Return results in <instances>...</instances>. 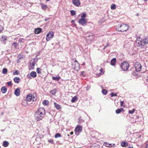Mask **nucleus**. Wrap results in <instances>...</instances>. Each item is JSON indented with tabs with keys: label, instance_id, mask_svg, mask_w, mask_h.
I'll return each instance as SVG.
<instances>
[{
	"label": "nucleus",
	"instance_id": "nucleus-1",
	"mask_svg": "<svg viewBox=\"0 0 148 148\" xmlns=\"http://www.w3.org/2000/svg\"><path fill=\"white\" fill-rule=\"evenodd\" d=\"M45 114V110L42 108H39L35 114V120L38 121L41 120Z\"/></svg>",
	"mask_w": 148,
	"mask_h": 148
},
{
	"label": "nucleus",
	"instance_id": "nucleus-2",
	"mask_svg": "<svg viewBox=\"0 0 148 148\" xmlns=\"http://www.w3.org/2000/svg\"><path fill=\"white\" fill-rule=\"evenodd\" d=\"M129 26L126 24H123L120 25H117L116 28L117 31L123 32L126 31L128 29Z\"/></svg>",
	"mask_w": 148,
	"mask_h": 148
},
{
	"label": "nucleus",
	"instance_id": "nucleus-3",
	"mask_svg": "<svg viewBox=\"0 0 148 148\" xmlns=\"http://www.w3.org/2000/svg\"><path fill=\"white\" fill-rule=\"evenodd\" d=\"M136 44L137 46L139 47H140L142 48L145 45L143 40L140 38H137L136 41Z\"/></svg>",
	"mask_w": 148,
	"mask_h": 148
},
{
	"label": "nucleus",
	"instance_id": "nucleus-4",
	"mask_svg": "<svg viewBox=\"0 0 148 148\" xmlns=\"http://www.w3.org/2000/svg\"><path fill=\"white\" fill-rule=\"evenodd\" d=\"M121 67L123 71H126L128 69L129 64L127 62H124L121 63Z\"/></svg>",
	"mask_w": 148,
	"mask_h": 148
},
{
	"label": "nucleus",
	"instance_id": "nucleus-5",
	"mask_svg": "<svg viewBox=\"0 0 148 148\" xmlns=\"http://www.w3.org/2000/svg\"><path fill=\"white\" fill-rule=\"evenodd\" d=\"M54 36V33L52 32H49L46 36V39L47 41H49L51 38H52Z\"/></svg>",
	"mask_w": 148,
	"mask_h": 148
},
{
	"label": "nucleus",
	"instance_id": "nucleus-6",
	"mask_svg": "<svg viewBox=\"0 0 148 148\" xmlns=\"http://www.w3.org/2000/svg\"><path fill=\"white\" fill-rule=\"evenodd\" d=\"M134 66L137 72L140 71L142 69V66L141 64L138 62H137L135 64Z\"/></svg>",
	"mask_w": 148,
	"mask_h": 148
},
{
	"label": "nucleus",
	"instance_id": "nucleus-7",
	"mask_svg": "<svg viewBox=\"0 0 148 148\" xmlns=\"http://www.w3.org/2000/svg\"><path fill=\"white\" fill-rule=\"evenodd\" d=\"M75 130L76 133L78 135L82 130V127L80 125H78L76 127Z\"/></svg>",
	"mask_w": 148,
	"mask_h": 148
},
{
	"label": "nucleus",
	"instance_id": "nucleus-8",
	"mask_svg": "<svg viewBox=\"0 0 148 148\" xmlns=\"http://www.w3.org/2000/svg\"><path fill=\"white\" fill-rule=\"evenodd\" d=\"M87 22L86 19L81 18L79 20L78 23L82 25H84L86 24Z\"/></svg>",
	"mask_w": 148,
	"mask_h": 148
},
{
	"label": "nucleus",
	"instance_id": "nucleus-9",
	"mask_svg": "<svg viewBox=\"0 0 148 148\" xmlns=\"http://www.w3.org/2000/svg\"><path fill=\"white\" fill-rule=\"evenodd\" d=\"M36 58L33 59L31 61L30 64V69L33 70L34 69V66L36 64L35 60Z\"/></svg>",
	"mask_w": 148,
	"mask_h": 148
},
{
	"label": "nucleus",
	"instance_id": "nucleus-10",
	"mask_svg": "<svg viewBox=\"0 0 148 148\" xmlns=\"http://www.w3.org/2000/svg\"><path fill=\"white\" fill-rule=\"evenodd\" d=\"M73 4L77 6H79L80 5V2L79 0H73L72 1Z\"/></svg>",
	"mask_w": 148,
	"mask_h": 148
},
{
	"label": "nucleus",
	"instance_id": "nucleus-11",
	"mask_svg": "<svg viewBox=\"0 0 148 148\" xmlns=\"http://www.w3.org/2000/svg\"><path fill=\"white\" fill-rule=\"evenodd\" d=\"M74 69L76 71H78L80 69L79 64V63H75Z\"/></svg>",
	"mask_w": 148,
	"mask_h": 148
},
{
	"label": "nucleus",
	"instance_id": "nucleus-12",
	"mask_svg": "<svg viewBox=\"0 0 148 148\" xmlns=\"http://www.w3.org/2000/svg\"><path fill=\"white\" fill-rule=\"evenodd\" d=\"M26 100L28 101H30L32 99V95L31 94H29L27 95L26 98Z\"/></svg>",
	"mask_w": 148,
	"mask_h": 148
},
{
	"label": "nucleus",
	"instance_id": "nucleus-13",
	"mask_svg": "<svg viewBox=\"0 0 148 148\" xmlns=\"http://www.w3.org/2000/svg\"><path fill=\"white\" fill-rule=\"evenodd\" d=\"M129 145L128 143L125 141H123L121 142V145L123 147H125Z\"/></svg>",
	"mask_w": 148,
	"mask_h": 148
},
{
	"label": "nucleus",
	"instance_id": "nucleus-14",
	"mask_svg": "<svg viewBox=\"0 0 148 148\" xmlns=\"http://www.w3.org/2000/svg\"><path fill=\"white\" fill-rule=\"evenodd\" d=\"M42 31V29L41 28H38L35 29V33L36 34H38L40 33Z\"/></svg>",
	"mask_w": 148,
	"mask_h": 148
},
{
	"label": "nucleus",
	"instance_id": "nucleus-15",
	"mask_svg": "<svg viewBox=\"0 0 148 148\" xmlns=\"http://www.w3.org/2000/svg\"><path fill=\"white\" fill-rule=\"evenodd\" d=\"M115 144H108L107 143H104V145L107 147H110L114 146Z\"/></svg>",
	"mask_w": 148,
	"mask_h": 148
},
{
	"label": "nucleus",
	"instance_id": "nucleus-16",
	"mask_svg": "<svg viewBox=\"0 0 148 148\" xmlns=\"http://www.w3.org/2000/svg\"><path fill=\"white\" fill-rule=\"evenodd\" d=\"M0 40L2 42H5L7 39V37L5 35L2 36L0 38Z\"/></svg>",
	"mask_w": 148,
	"mask_h": 148
},
{
	"label": "nucleus",
	"instance_id": "nucleus-17",
	"mask_svg": "<svg viewBox=\"0 0 148 148\" xmlns=\"http://www.w3.org/2000/svg\"><path fill=\"white\" fill-rule=\"evenodd\" d=\"M124 111L123 109L122 108H121L119 109H117L116 110V114H118L120 113L121 112Z\"/></svg>",
	"mask_w": 148,
	"mask_h": 148
},
{
	"label": "nucleus",
	"instance_id": "nucleus-18",
	"mask_svg": "<svg viewBox=\"0 0 148 148\" xmlns=\"http://www.w3.org/2000/svg\"><path fill=\"white\" fill-rule=\"evenodd\" d=\"M14 94L16 96H18L20 95V90L19 89L17 88L16 89L14 92Z\"/></svg>",
	"mask_w": 148,
	"mask_h": 148
},
{
	"label": "nucleus",
	"instance_id": "nucleus-19",
	"mask_svg": "<svg viewBox=\"0 0 148 148\" xmlns=\"http://www.w3.org/2000/svg\"><path fill=\"white\" fill-rule=\"evenodd\" d=\"M14 80L15 83H18L20 82V79L18 77H16L14 78Z\"/></svg>",
	"mask_w": 148,
	"mask_h": 148
},
{
	"label": "nucleus",
	"instance_id": "nucleus-20",
	"mask_svg": "<svg viewBox=\"0 0 148 148\" xmlns=\"http://www.w3.org/2000/svg\"><path fill=\"white\" fill-rule=\"evenodd\" d=\"M27 101L25 100H23L21 103L22 105L23 106H25L27 105Z\"/></svg>",
	"mask_w": 148,
	"mask_h": 148
},
{
	"label": "nucleus",
	"instance_id": "nucleus-21",
	"mask_svg": "<svg viewBox=\"0 0 148 148\" xmlns=\"http://www.w3.org/2000/svg\"><path fill=\"white\" fill-rule=\"evenodd\" d=\"M1 90L2 93H4L6 92L7 88L6 86L2 87Z\"/></svg>",
	"mask_w": 148,
	"mask_h": 148
},
{
	"label": "nucleus",
	"instance_id": "nucleus-22",
	"mask_svg": "<svg viewBox=\"0 0 148 148\" xmlns=\"http://www.w3.org/2000/svg\"><path fill=\"white\" fill-rule=\"evenodd\" d=\"M30 75L33 77H35L36 76V73L34 71H32L30 73Z\"/></svg>",
	"mask_w": 148,
	"mask_h": 148
},
{
	"label": "nucleus",
	"instance_id": "nucleus-23",
	"mask_svg": "<svg viewBox=\"0 0 148 148\" xmlns=\"http://www.w3.org/2000/svg\"><path fill=\"white\" fill-rule=\"evenodd\" d=\"M116 62V58H114L112 59L111 61V64L112 66H114Z\"/></svg>",
	"mask_w": 148,
	"mask_h": 148
},
{
	"label": "nucleus",
	"instance_id": "nucleus-24",
	"mask_svg": "<svg viewBox=\"0 0 148 148\" xmlns=\"http://www.w3.org/2000/svg\"><path fill=\"white\" fill-rule=\"evenodd\" d=\"M41 7L43 10H46L47 8V6L46 5L42 3L40 4Z\"/></svg>",
	"mask_w": 148,
	"mask_h": 148
},
{
	"label": "nucleus",
	"instance_id": "nucleus-25",
	"mask_svg": "<svg viewBox=\"0 0 148 148\" xmlns=\"http://www.w3.org/2000/svg\"><path fill=\"white\" fill-rule=\"evenodd\" d=\"M54 105L55 107L58 110L60 109L61 108L60 106L55 102L54 103Z\"/></svg>",
	"mask_w": 148,
	"mask_h": 148
},
{
	"label": "nucleus",
	"instance_id": "nucleus-26",
	"mask_svg": "<svg viewBox=\"0 0 148 148\" xmlns=\"http://www.w3.org/2000/svg\"><path fill=\"white\" fill-rule=\"evenodd\" d=\"M52 78L53 80L56 81H58L60 79V77L52 76Z\"/></svg>",
	"mask_w": 148,
	"mask_h": 148
},
{
	"label": "nucleus",
	"instance_id": "nucleus-27",
	"mask_svg": "<svg viewBox=\"0 0 148 148\" xmlns=\"http://www.w3.org/2000/svg\"><path fill=\"white\" fill-rule=\"evenodd\" d=\"M9 143L7 141H4L3 142V145L4 147H6L9 145Z\"/></svg>",
	"mask_w": 148,
	"mask_h": 148
},
{
	"label": "nucleus",
	"instance_id": "nucleus-28",
	"mask_svg": "<svg viewBox=\"0 0 148 148\" xmlns=\"http://www.w3.org/2000/svg\"><path fill=\"white\" fill-rule=\"evenodd\" d=\"M77 100V96H75L73 97L71 99V102L72 103L75 102Z\"/></svg>",
	"mask_w": 148,
	"mask_h": 148
},
{
	"label": "nucleus",
	"instance_id": "nucleus-29",
	"mask_svg": "<svg viewBox=\"0 0 148 148\" xmlns=\"http://www.w3.org/2000/svg\"><path fill=\"white\" fill-rule=\"evenodd\" d=\"M144 42L145 45L146 44H147L148 43V36L146 37L145 39L143 40Z\"/></svg>",
	"mask_w": 148,
	"mask_h": 148
},
{
	"label": "nucleus",
	"instance_id": "nucleus-30",
	"mask_svg": "<svg viewBox=\"0 0 148 148\" xmlns=\"http://www.w3.org/2000/svg\"><path fill=\"white\" fill-rule=\"evenodd\" d=\"M42 71V69L40 68H37L36 69V72L38 74H40Z\"/></svg>",
	"mask_w": 148,
	"mask_h": 148
},
{
	"label": "nucleus",
	"instance_id": "nucleus-31",
	"mask_svg": "<svg viewBox=\"0 0 148 148\" xmlns=\"http://www.w3.org/2000/svg\"><path fill=\"white\" fill-rule=\"evenodd\" d=\"M82 118L81 116L79 117L78 119V122L79 123H81L82 122H84V120L82 119Z\"/></svg>",
	"mask_w": 148,
	"mask_h": 148
},
{
	"label": "nucleus",
	"instance_id": "nucleus-32",
	"mask_svg": "<svg viewBox=\"0 0 148 148\" xmlns=\"http://www.w3.org/2000/svg\"><path fill=\"white\" fill-rule=\"evenodd\" d=\"M8 72V70L6 68H4L3 69L2 73L4 74H6Z\"/></svg>",
	"mask_w": 148,
	"mask_h": 148
},
{
	"label": "nucleus",
	"instance_id": "nucleus-33",
	"mask_svg": "<svg viewBox=\"0 0 148 148\" xmlns=\"http://www.w3.org/2000/svg\"><path fill=\"white\" fill-rule=\"evenodd\" d=\"M49 103L48 101L45 100L43 101L42 104L43 105L46 106Z\"/></svg>",
	"mask_w": 148,
	"mask_h": 148
},
{
	"label": "nucleus",
	"instance_id": "nucleus-34",
	"mask_svg": "<svg viewBox=\"0 0 148 148\" xmlns=\"http://www.w3.org/2000/svg\"><path fill=\"white\" fill-rule=\"evenodd\" d=\"M61 137V134L59 133L56 134L55 135V137L56 138H57L58 137Z\"/></svg>",
	"mask_w": 148,
	"mask_h": 148
},
{
	"label": "nucleus",
	"instance_id": "nucleus-35",
	"mask_svg": "<svg viewBox=\"0 0 148 148\" xmlns=\"http://www.w3.org/2000/svg\"><path fill=\"white\" fill-rule=\"evenodd\" d=\"M107 91L105 89H103L102 92L103 95H106L107 93Z\"/></svg>",
	"mask_w": 148,
	"mask_h": 148
},
{
	"label": "nucleus",
	"instance_id": "nucleus-36",
	"mask_svg": "<svg viewBox=\"0 0 148 148\" xmlns=\"http://www.w3.org/2000/svg\"><path fill=\"white\" fill-rule=\"evenodd\" d=\"M116 8V5L114 4H112L111 6V8L112 10H114Z\"/></svg>",
	"mask_w": 148,
	"mask_h": 148
},
{
	"label": "nucleus",
	"instance_id": "nucleus-37",
	"mask_svg": "<svg viewBox=\"0 0 148 148\" xmlns=\"http://www.w3.org/2000/svg\"><path fill=\"white\" fill-rule=\"evenodd\" d=\"M70 12L71 13V14L72 16H74L76 14L74 10H71L70 11Z\"/></svg>",
	"mask_w": 148,
	"mask_h": 148
},
{
	"label": "nucleus",
	"instance_id": "nucleus-38",
	"mask_svg": "<svg viewBox=\"0 0 148 148\" xmlns=\"http://www.w3.org/2000/svg\"><path fill=\"white\" fill-rule=\"evenodd\" d=\"M50 93L52 95H55L56 93L55 90H51L50 91Z\"/></svg>",
	"mask_w": 148,
	"mask_h": 148
},
{
	"label": "nucleus",
	"instance_id": "nucleus-39",
	"mask_svg": "<svg viewBox=\"0 0 148 148\" xmlns=\"http://www.w3.org/2000/svg\"><path fill=\"white\" fill-rule=\"evenodd\" d=\"M135 111V110L134 109H133L132 110H129V113H130V114H133V113L134 111Z\"/></svg>",
	"mask_w": 148,
	"mask_h": 148
},
{
	"label": "nucleus",
	"instance_id": "nucleus-40",
	"mask_svg": "<svg viewBox=\"0 0 148 148\" xmlns=\"http://www.w3.org/2000/svg\"><path fill=\"white\" fill-rule=\"evenodd\" d=\"M15 72H13L14 75H18V73L19 72V71L18 70H15L14 71Z\"/></svg>",
	"mask_w": 148,
	"mask_h": 148
},
{
	"label": "nucleus",
	"instance_id": "nucleus-41",
	"mask_svg": "<svg viewBox=\"0 0 148 148\" xmlns=\"http://www.w3.org/2000/svg\"><path fill=\"white\" fill-rule=\"evenodd\" d=\"M12 45L14 46L15 48H16L17 44L16 42H14L12 44Z\"/></svg>",
	"mask_w": 148,
	"mask_h": 148
},
{
	"label": "nucleus",
	"instance_id": "nucleus-42",
	"mask_svg": "<svg viewBox=\"0 0 148 148\" xmlns=\"http://www.w3.org/2000/svg\"><path fill=\"white\" fill-rule=\"evenodd\" d=\"M110 95L111 97H113L114 96H117V93L114 94L113 92H112L110 94Z\"/></svg>",
	"mask_w": 148,
	"mask_h": 148
},
{
	"label": "nucleus",
	"instance_id": "nucleus-43",
	"mask_svg": "<svg viewBox=\"0 0 148 148\" xmlns=\"http://www.w3.org/2000/svg\"><path fill=\"white\" fill-rule=\"evenodd\" d=\"M86 16V14L85 13H83L81 16V18H84Z\"/></svg>",
	"mask_w": 148,
	"mask_h": 148
},
{
	"label": "nucleus",
	"instance_id": "nucleus-44",
	"mask_svg": "<svg viewBox=\"0 0 148 148\" xmlns=\"http://www.w3.org/2000/svg\"><path fill=\"white\" fill-rule=\"evenodd\" d=\"M99 71H100V73H99L98 74V77L100 76L101 75H102V71H103L102 69L101 68V69H100Z\"/></svg>",
	"mask_w": 148,
	"mask_h": 148
},
{
	"label": "nucleus",
	"instance_id": "nucleus-45",
	"mask_svg": "<svg viewBox=\"0 0 148 148\" xmlns=\"http://www.w3.org/2000/svg\"><path fill=\"white\" fill-rule=\"evenodd\" d=\"M34 95V94L33 95V97H32V99H33V101H35L36 99V97H35Z\"/></svg>",
	"mask_w": 148,
	"mask_h": 148
},
{
	"label": "nucleus",
	"instance_id": "nucleus-46",
	"mask_svg": "<svg viewBox=\"0 0 148 148\" xmlns=\"http://www.w3.org/2000/svg\"><path fill=\"white\" fill-rule=\"evenodd\" d=\"M48 142L51 143H53V141L52 139H50L48 140Z\"/></svg>",
	"mask_w": 148,
	"mask_h": 148
},
{
	"label": "nucleus",
	"instance_id": "nucleus-47",
	"mask_svg": "<svg viewBox=\"0 0 148 148\" xmlns=\"http://www.w3.org/2000/svg\"><path fill=\"white\" fill-rule=\"evenodd\" d=\"M7 84L9 86H11L12 85V82H7Z\"/></svg>",
	"mask_w": 148,
	"mask_h": 148
},
{
	"label": "nucleus",
	"instance_id": "nucleus-48",
	"mask_svg": "<svg viewBox=\"0 0 148 148\" xmlns=\"http://www.w3.org/2000/svg\"><path fill=\"white\" fill-rule=\"evenodd\" d=\"M3 27L0 25V33L3 30Z\"/></svg>",
	"mask_w": 148,
	"mask_h": 148
},
{
	"label": "nucleus",
	"instance_id": "nucleus-49",
	"mask_svg": "<svg viewBox=\"0 0 148 148\" xmlns=\"http://www.w3.org/2000/svg\"><path fill=\"white\" fill-rule=\"evenodd\" d=\"M49 18H45V21H47L48 20H49Z\"/></svg>",
	"mask_w": 148,
	"mask_h": 148
},
{
	"label": "nucleus",
	"instance_id": "nucleus-50",
	"mask_svg": "<svg viewBox=\"0 0 148 148\" xmlns=\"http://www.w3.org/2000/svg\"><path fill=\"white\" fill-rule=\"evenodd\" d=\"M24 40L23 39V38H21V39H20L19 40V41L20 42H22V40Z\"/></svg>",
	"mask_w": 148,
	"mask_h": 148
},
{
	"label": "nucleus",
	"instance_id": "nucleus-51",
	"mask_svg": "<svg viewBox=\"0 0 148 148\" xmlns=\"http://www.w3.org/2000/svg\"><path fill=\"white\" fill-rule=\"evenodd\" d=\"M121 105L122 106L123 104V101H121L120 102Z\"/></svg>",
	"mask_w": 148,
	"mask_h": 148
},
{
	"label": "nucleus",
	"instance_id": "nucleus-52",
	"mask_svg": "<svg viewBox=\"0 0 148 148\" xmlns=\"http://www.w3.org/2000/svg\"><path fill=\"white\" fill-rule=\"evenodd\" d=\"M109 45V43H107L106 44V46H105V48H106V47H107L108 46V45Z\"/></svg>",
	"mask_w": 148,
	"mask_h": 148
},
{
	"label": "nucleus",
	"instance_id": "nucleus-53",
	"mask_svg": "<svg viewBox=\"0 0 148 148\" xmlns=\"http://www.w3.org/2000/svg\"><path fill=\"white\" fill-rule=\"evenodd\" d=\"M84 71H83L81 72V74L82 75H83L84 76Z\"/></svg>",
	"mask_w": 148,
	"mask_h": 148
},
{
	"label": "nucleus",
	"instance_id": "nucleus-54",
	"mask_svg": "<svg viewBox=\"0 0 148 148\" xmlns=\"http://www.w3.org/2000/svg\"><path fill=\"white\" fill-rule=\"evenodd\" d=\"M74 22H75V21L73 20H72L71 21V23H74Z\"/></svg>",
	"mask_w": 148,
	"mask_h": 148
},
{
	"label": "nucleus",
	"instance_id": "nucleus-55",
	"mask_svg": "<svg viewBox=\"0 0 148 148\" xmlns=\"http://www.w3.org/2000/svg\"><path fill=\"white\" fill-rule=\"evenodd\" d=\"M70 134L71 135H72L73 134V132H71Z\"/></svg>",
	"mask_w": 148,
	"mask_h": 148
},
{
	"label": "nucleus",
	"instance_id": "nucleus-56",
	"mask_svg": "<svg viewBox=\"0 0 148 148\" xmlns=\"http://www.w3.org/2000/svg\"><path fill=\"white\" fill-rule=\"evenodd\" d=\"M148 147V143H147L146 145V148H147V147Z\"/></svg>",
	"mask_w": 148,
	"mask_h": 148
},
{
	"label": "nucleus",
	"instance_id": "nucleus-57",
	"mask_svg": "<svg viewBox=\"0 0 148 148\" xmlns=\"http://www.w3.org/2000/svg\"><path fill=\"white\" fill-rule=\"evenodd\" d=\"M78 63L77 61L76 60H75V63Z\"/></svg>",
	"mask_w": 148,
	"mask_h": 148
},
{
	"label": "nucleus",
	"instance_id": "nucleus-58",
	"mask_svg": "<svg viewBox=\"0 0 148 148\" xmlns=\"http://www.w3.org/2000/svg\"><path fill=\"white\" fill-rule=\"evenodd\" d=\"M147 81L148 82V76L147 77V78L146 79Z\"/></svg>",
	"mask_w": 148,
	"mask_h": 148
},
{
	"label": "nucleus",
	"instance_id": "nucleus-59",
	"mask_svg": "<svg viewBox=\"0 0 148 148\" xmlns=\"http://www.w3.org/2000/svg\"><path fill=\"white\" fill-rule=\"evenodd\" d=\"M91 148H96V147H91Z\"/></svg>",
	"mask_w": 148,
	"mask_h": 148
},
{
	"label": "nucleus",
	"instance_id": "nucleus-60",
	"mask_svg": "<svg viewBox=\"0 0 148 148\" xmlns=\"http://www.w3.org/2000/svg\"><path fill=\"white\" fill-rule=\"evenodd\" d=\"M51 0H46V1H50Z\"/></svg>",
	"mask_w": 148,
	"mask_h": 148
},
{
	"label": "nucleus",
	"instance_id": "nucleus-61",
	"mask_svg": "<svg viewBox=\"0 0 148 148\" xmlns=\"http://www.w3.org/2000/svg\"><path fill=\"white\" fill-rule=\"evenodd\" d=\"M129 148H133V147H129Z\"/></svg>",
	"mask_w": 148,
	"mask_h": 148
},
{
	"label": "nucleus",
	"instance_id": "nucleus-62",
	"mask_svg": "<svg viewBox=\"0 0 148 148\" xmlns=\"http://www.w3.org/2000/svg\"><path fill=\"white\" fill-rule=\"evenodd\" d=\"M85 64V63H83L82 64V65H84Z\"/></svg>",
	"mask_w": 148,
	"mask_h": 148
},
{
	"label": "nucleus",
	"instance_id": "nucleus-63",
	"mask_svg": "<svg viewBox=\"0 0 148 148\" xmlns=\"http://www.w3.org/2000/svg\"><path fill=\"white\" fill-rule=\"evenodd\" d=\"M106 48H105V47H104V48H103V50H104V49H105Z\"/></svg>",
	"mask_w": 148,
	"mask_h": 148
},
{
	"label": "nucleus",
	"instance_id": "nucleus-64",
	"mask_svg": "<svg viewBox=\"0 0 148 148\" xmlns=\"http://www.w3.org/2000/svg\"><path fill=\"white\" fill-rule=\"evenodd\" d=\"M88 87H87V88H86L87 90V89H88Z\"/></svg>",
	"mask_w": 148,
	"mask_h": 148
}]
</instances>
